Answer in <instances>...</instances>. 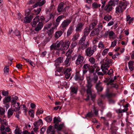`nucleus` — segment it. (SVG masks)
Segmentation results:
<instances>
[{"mask_svg":"<svg viewBox=\"0 0 134 134\" xmlns=\"http://www.w3.org/2000/svg\"><path fill=\"white\" fill-rule=\"evenodd\" d=\"M62 44L63 42L60 41L59 43H58L57 44H56V47L57 48L58 50H59L61 49L62 48H60V46H62Z\"/></svg>","mask_w":134,"mask_h":134,"instance_id":"e433bc0d","label":"nucleus"},{"mask_svg":"<svg viewBox=\"0 0 134 134\" xmlns=\"http://www.w3.org/2000/svg\"><path fill=\"white\" fill-rule=\"evenodd\" d=\"M100 4H97L96 2L93 3V7L94 8H97L98 7H100Z\"/></svg>","mask_w":134,"mask_h":134,"instance_id":"ea45409f","label":"nucleus"},{"mask_svg":"<svg viewBox=\"0 0 134 134\" xmlns=\"http://www.w3.org/2000/svg\"><path fill=\"white\" fill-rule=\"evenodd\" d=\"M87 81L88 84L87 85V92L88 95V96L85 100H88L90 97L91 98V99L92 100V89L91 87L92 85V80L90 78V77H88L87 78Z\"/></svg>","mask_w":134,"mask_h":134,"instance_id":"f257e3e1","label":"nucleus"},{"mask_svg":"<svg viewBox=\"0 0 134 134\" xmlns=\"http://www.w3.org/2000/svg\"><path fill=\"white\" fill-rule=\"evenodd\" d=\"M64 45L62 48V50H65L67 49L70 46V43L69 41H65L64 43Z\"/></svg>","mask_w":134,"mask_h":134,"instance_id":"aec40b11","label":"nucleus"},{"mask_svg":"<svg viewBox=\"0 0 134 134\" xmlns=\"http://www.w3.org/2000/svg\"><path fill=\"white\" fill-rule=\"evenodd\" d=\"M74 30V26H70L67 32V35L68 36L72 34Z\"/></svg>","mask_w":134,"mask_h":134,"instance_id":"c85d7f7f","label":"nucleus"},{"mask_svg":"<svg viewBox=\"0 0 134 134\" xmlns=\"http://www.w3.org/2000/svg\"><path fill=\"white\" fill-rule=\"evenodd\" d=\"M75 79L76 80H82L83 79V77L80 76L79 73L78 72H76V73Z\"/></svg>","mask_w":134,"mask_h":134,"instance_id":"412c9836","label":"nucleus"},{"mask_svg":"<svg viewBox=\"0 0 134 134\" xmlns=\"http://www.w3.org/2000/svg\"><path fill=\"white\" fill-rule=\"evenodd\" d=\"M63 33L62 31L60 30L56 31L54 35V36L56 38H58L62 35Z\"/></svg>","mask_w":134,"mask_h":134,"instance_id":"5701e85b","label":"nucleus"},{"mask_svg":"<svg viewBox=\"0 0 134 134\" xmlns=\"http://www.w3.org/2000/svg\"><path fill=\"white\" fill-rule=\"evenodd\" d=\"M64 3L63 2H61L60 3L57 7V11L59 13H61L62 12H63V10L65 9V8L64 9L63 8Z\"/></svg>","mask_w":134,"mask_h":134,"instance_id":"ddd939ff","label":"nucleus"},{"mask_svg":"<svg viewBox=\"0 0 134 134\" xmlns=\"http://www.w3.org/2000/svg\"><path fill=\"white\" fill-rule=\"evenodd\" d=\"M77 44V43L76 42L74 41V42H72L71 45V47H72V48L74 47H75L76 45Z\"/></svg>","mask_w":134,"mask_h":134,"instance_id":"774afa93","label":"nucleus"},{"mask_svg":"<svg viewBox=\"0 0 134 134\" xmlns=\"http://www.w3.org/2000/svg\"><path fill=\"white\" fill-rule=\"evenodd\" d=\"M43 124V123L42 120L41 119H40L38 121L35 122L33 124L34 126H37L38 127L39 126L41 125H42Z\"/></svg>","mask_w":134,"mask_h":134,"instance_id":"cd10ccee","label":"nucleus"},{"mask_svg":"<svg viewBox=\"0 0 134 134\" xmlns=\"http://www.w3.org/2000/svg\"><path fill=\"white\" fill-rule=\"evenodd\" d=\"M16 107H15V109L14 110L15 111H16L18 110H19L20 107L19 106L20 103H17Z\"/></svg>","mask_w":134,"mask_h":134,"instance_id":"3c124183","label":"nucleus"},{"mask_svg":"<svg viewBox=\"0 0 134 134\" xmlns=\"http://www.w3.org/2000/svg\"><path fill=\"white\" fill-rule=\"evenodd\" d=\"M15 111L12 108L9 109L7 112V117L8 118H10L13 115Z\"/></svg>","mask_w":134,"mask_h":134,"instance_id":"b1692460","label":"nucleus"},{"mask_svg":"<svg viewBox=\"0 0 134 134\" xmlns=\"http://www.w3.org/2000/svg\"><path fill=\"white\" fill-rule=\"evenodd\" d=\"M43 111L40 109H38L36 112V115H40L41 114L43 113Z\"/></svg>","mask_w":134,"mask_h":134,"instance_id":"69168bd1","label":"nucleus"},{"mask_svg":"<svg viewBox=\"0 0 134 134\" xmlns=\"http://www.w3.org/2000/svg\"><path fill=\"white\" fill-rule=\"evenodd\" d=\"M58 118H58L57 119L56 117H55L53 119L54 123H55V124L58 125L59 124V123H58Z\"/></svg>","mask_w":134,"mask_h":134,"instance_id":"4d7b16f0","label":"nucleus"},{"mask_svg":"<svg viewBox=\"0 0 134 134\" xmlns=\"http://www.w3.org/2000/svg\"><path fill=\"white\" fill-rule=\"evenodd\" d=\"M91 24L90 26L89 27H87L84 30V34L83 36L86 37L89 34L90 31L91 30Z\"/></svg>","mask_w":134,"mask_h":134,"instance_id":"9b49d317","label":"nucleus"},{"mask_svg":"<svg viewBox=\"0 0 134 134\" xmlns=\"http://www.w3.org/2000/svg\"><path fill=\"white\" fill-rule=\"evenodd\" d=\"M83 25L84 24L83 23H79L77 25L76 29V31L78 32L80 31L82 29Z\"/></svg>","mask_w":134,"mask_h":134,"instance_id":"f3484780","label":"nucleus"},{"mask_svg":"<svg viewBox=\"0 0 134 134\" xmlns=\"http://www.w3.org/2000/svg\"><path fill=\"white\" fill-rule=\"evenodd\" d=\"M25 15L26 16H28L29 14H30L31 12V10L30 9H26L25 11Z\"/></svg>","mask_w":134,"mask_h":134,"instance_id":"c03bdc74","label":"nucleus"},{"mask_svg":"<svg viewBox=\"0 0 134 134\" xmlns=\"http://www.w3.org/2000/svg\"><path fill=\"white\" fill-rule=\"evenodd\" d=\"M105 94L106 96L107 97L109 98L114 95V94L110 92L109 89L108 88H107L105 92Z\"/></svg>","mask_w":134,"mask_h":134,"instance_id":"2eb2a0df","label":"nucleus"},{"mask_svg":"<svg viewBox=\"0 0 134 134\" xmlns=\"http://www.w3.org/2000/svg\"><path fill=\"white\" fill-rule=\"evenodd\" d=\"M64 126V124H60L59 125L57 124H55L54 125V127L55 129H57V130H61Z\"/></svg>","mask_w":134,"mask_h":134,"instance_id":"393cba45","label":"nucleus"},{"mask_svg":"<svg viewBox=\"0 0 134 134\" xmlns=\"http://www.w3.org/2000/svg\"><path fill=\"white\" fill-rule=\"evenodd\" d=\"M64 17V15H62L59 16L56 20V23L54 25V27H57L59 25L60 21L62 20Z\"/></svg>","mask_w":134,"mask_h":134,"instance_id":"9d476101","label":"nucleus"},{"mask_svg":"<svg viewBox=\"0 0 134 134\" xmlns=\"http://www.w3.org/2000/svg\"><path fill=\"white\" fill-rule=\"evenodd\" d=\"M84 59L83 57L80 55H79L76 60V64L78 65L82 63Z\"/></svg>","mask_w":134,"mask_h":134,"instance_id":"0eeeda50","label":"nucleus"},{"mask_svg":"<svg viewBox=\"0 0 134 134\" xmlns=\"http://www.w3.org/2000/svg\"><path fill=\"white\" fill-rule=\"evenodd\" d=\"M54 29L53 27H52L51 29H48L47 31V33H48V36L51 37H52V34L54 32Z\"/></svg>","mask_w":134,"mask_h":134,"instance_id":"c756f323","label":"nucleus"},{"mask_svg":"<svg viewBox=\"0 0 134 134\" xmlns=\"http://www.w3.org/2000/svg\"><path fill=\"white\" fill-rule=\"evenodd\" d=\"M18 18L19 20H21V21H23V16L20 13H19L18 14Z\"/></svg>","mask_w":134,"mask_h":134,"instance_id":"bf43d9fd","label":"nucleus"},{"mask_svg":"<svg viewBox=\"0 0 134 134\" xmlns=\"http://www.w3.org/2000/svg\"><path fill=\"white\" fill-rule=\"evenodd\" d=\"M113 8L111 7V6L109 5L108 4L106 5L105 7L104 10L107 12H109L111 11L112 10Z\"/></svg>","mask_w":134,"mask_h":134,"instance_id":"7c9ffc66","label":"nucleus"},{"mask_svg":"<svg viewBox=\"0 0 134 134\" xmlns=\"http://www.w3.org/2000/svg\"><path fill=\"white\" fill-rule=\"evenodd\" d=\"M128 108H125V109H123L122 110L120 109L118 110H116L115 111L117 113H122V112H125L127 111L128 110Z\"/></svg>","mask_w":134,"mask_h":134,"instance_id":"473e14b6","label":"nucleus"},{"mask_svg":"<svg viewBox=\"0 0 134 134\" xmlns=\"http://www.w3.org/2000/svg\"><path fill=\"white\" fill-rule=\"evenodd\" d=\"M39 16H36L33 20V22L32 24V26L33 27L35 26L37 24L38 22L39 21Z\"/></svg>","mask_w":134,"mask_h":134,"instance_id":"4be33fe9","label":"nucleus"},{"mask_svg":"<svg viewBox=\"0 0 134 134\" xmlns=\"http://www.w3.org/2000/svg\"><path fill=\"white\" fill-rule=\"evenodd\" d=\"M53 130L52 129V126H50L48 127L47 130V132L48 133H50Z\"/></svg>","mask_w":134,"mask_h":134,"instance_id":"de8ad7c7","label":"nucleus"},{"mask_svg":"<svg viewBox=\"0 0 134 134\" xmlns=\"http://www.w3.org/2000/svg\"><path fill=\"white\" fill-rule=\"evenodd\" d=\"M71 58V56H68L66 59L64 64L66 66H68L70 65Z\"/></svg>","mask_w":134,"mask_h":134,"instance_id":"dca6fc26","label":"nucleus"},{"mask_svg":"<svg viewBox=\"0 0 134 134\" xmlns=\"http://www.w3.org/2000/svg\"><path fill=\"white\" fill-rule=\"evenodd\" d=\"M43 26L42 23L41 22H39L37 26L35 28V30L36 31H38L41 30Z\"/></svg>","mask_w":134,"mask_h":134,"instance_id":"bb28decb","label":"nucleus"},{"mask_svg":"<svg viewBox=\"0 0 134 134\" xmlns=\"http://www.w3.org/2000/svg\"><path fill=\"white\" fill-rule=\"evenodd\" d=\"M111 18L112 17L111 16L108 15L105 16L104 18V19L108 21H109Z\"/></svg>","mask_w":134,"mask_h":134,"instance_id":"79ce46f5","label":"nucleus"},{"mask_svg":"<svg viewBox=\"0 0 134 134\" xmlns=\"http://www.w3.org/2000/svg\"><path fill=\"white\" fill-rule=\"evenodd\" d=\"M41 8H39L37 10H34V11L36 13V15L38 14L41 12Z\"/></svg>","mask_w":134,"mask_h":134,"instance_id":"8fccbe9b","label":"nucleus"},{"mask_svg":"<svg viewBox=\"0 0 134 134\" xmlns=\"http://www.w3.org/2000/svg\"><path fill=\"white\" fill-rule=\"evenodd\" d=\"M71 70V69L70 68H68L66 69L65 70L64 73H70V72Z\"/></svg>","mask_w":134,"mask_h":134,"instance_id":"0e129e2a","label":"nucleus"},{"mask_svg":"<svg viewBox=\"0 0 134 134\" xmlns=\"http://www.w3.org/2000/svg\"><path fill=\"white\" fill-rule=\"evenodd\" d=\"M99 33V29H95L93 31V36L95 35H98Z\"/></svg>","mask_w":134,"mask_h":134,"instance_id":"c9c22d12","label":"nucleus"},{"mask_svg":"<svg viewBox=\"0 0 134 134\" xmlns=\"http://www.w3.org/2000/svg\"><path fill=\"white\" fill-rule=\"evenodd\" d=\"M79 36V34L78 33L74 35L72 40L74 41H75L78 39Z\"/></svg>","mask_w":134,"mask_h":134,"instance_id":"4c0bfd02","label":"nucleus"},{"mask_svg":"<svg viewBox=\"0 0 134 134\" xmlns=\"http://www.w3.org/2000/svg\"><path fill=\"white\" fill-rule=\"evenodd\" d=\"M125 10L123 9L120 6L118 5L115 8L116 13H122Z\"/></svg>","mask_w":134,"mask_h":134,"instance_id":"6ab92c4d","label":"nucleus"},{"mask_svg":"<svg viewBox=\"0 0 134 134\" xmlns=\"http://www.w3.org/2000/svg\"><path fill=\"white\" fill-rule=\"evenodd\" d=\"M18 98V97L17 96H15L14 97L12 98H11L10 100L11 102L12 103L13 105H14L16 104V100Z\"/></svg>","mask_w":134,"mask_h":134,"instance_id":"2f4dec72","label":"nucleus"},{"mask_svg":"<svg viewBox=\"0 0 134 134\" xmlns=\"http://www.w3.org/2000/svg\"><path fill=\"white\" fill-rule=\"evenodd\" d=\"M100 82H98L96 84L95 87L98 91L101 92L103 89V87L100 84Z\"/></svg>","mask_w":134,"mask_h":134,"instance_id":"a211bd4d","label":"nucleus"},{"mask_svg":"<svg viewBox=\"0 0 134 134\" xmlns=\"http://www.w3.org/2000/svg\"><path fill=\"white\" fill-rule=\"evenodd\" d=\"M2 94L4 96H8V91L3 90L2 91Z\"/></svg>","mask_w":134,"mask_h":134,"instance_id":"5fc2aeb1","label":"nucleus"},{"mask_svg":"<svg viewBox=\"0 0 134 134\" xmlns=\"http://www.w3.org/2000/svg\"><path fill=\"white\" fill-rule=\"evenodd\" d=\"M110 88H117L118 87V85L116 84V83H113L112 82L111 84H110Z\"/></svg>","mask_w":134,"mask_h":134,"instance_id":"58836bf2","label":"nucleus"},{"mask_svg":"<svg viewBox=\"0 0 134 134\" xmlns=\"http://www.w3.org/2000/svg\"><path fill=\"white\" fill-rule=\"evenodd\" d=\"M14 34L16 36L20 35V32L19 31L17 30H15L14 32Z\"/></svg>","mask_w":134,"mask_h":134,"instance_id":"052dcab7","label":"nucleus"},{"mask_svg":"<svg viewBox=\"0 0 134 134\" xmlns=\"http://www.w3.org/2000/svg\"><path fill=\"white\" fill-rule=\"evenodd\" d=\"M86 38V37L84 36H83L81 38L80 40L79 41V43L80 44L83 45V46L84 47V48H86L88 46L89 43H88V42H87L86 44H84L85 42Z\"/></svg>","mask_w":134,"mask_h":134,"instance_id":"423d86ee","label":"nucleus"},{"mask_svg":"<svg viewBox=\"0 0 134 134\" xmlns=\"http://www.w3.org/2000/svg\"><path fill=\"white\" fill-rule=\"evenodd\" d=\"M71 90L72 92L76 94L77 92V88L73 87L71 88Z\"/></svg>","mask_w":134,"mask_h":134,"instance_id":"49530a36","label":"nucleus"},{"mask_svg":"<svg viewBox=\"0 0 134 134\" xmlns=\"http://www.w3.org/2000/svg\"><path fill=\"white\" fill-rule=\"evenodd\" d=\"M72 20L70 19H66L64 20L61 24L60 27L64 30L66 29Z\"/></svg>","mask_w":134,"mask_h":134,"instance_id":"20e7f679","label":"nucleus"},{"mask_svg":"<svg viewBox=\"0 0 134 134\" xmlns=\"http://www.w3.org/2000/svg\"><path fill=\"white\" fill-rule=\"evenodd\" d=\"M128 4V3L126 1L123 2L122 1H120L119 5L123 9L125 10Z\"/></svg>","mask_w":134,"mask_h":134,"instance_id":"4468645a","label":"nucleus"},{"mask_svg":"<svg viewBox=\"0 0 134 134\" xmlns=\"http://www.w3.org/2000/svg\"><path fill=\"white\" fill-rule=\"evenodd\" d=\"M112 62V60L107 59L104 60L101 66V69L104 74L106 73V70H108V68L110 66V64H111Z\"/></svg>","mask_w":134,"mask_h":134,"instance_id":"f03ea898","label":"nucleus"},{"mask_svg":"<svg viewBox=\"0 0 134 134\" xmlns=\"http://www.w3.org/2000/svg\"><path fill=\"white\" fill-rule=\"evenodd\" d=\"M114 2H115L114 1V0H110L108 4L111 6H114L115 5Z\"/></svg>","mask_w":134,"mask_h":134,"instance_id":"603ef678","label":"nucleus"},{"mask_svg":"<svg viewBox=\"0 0 134 134\" xmlns=\"http://www.w3.org/2000/svg\"><path fill=\"white\" fill-rule=\"evenodd\" d=\"M38 2H37L35 3L34 5L32 6L33 8H35L38 6H41L43 5L45 3L46 1L45 0H42L41 2H40L41 0H37Z\"/></svg>","mask_w":134,"mask_h":134,"instance_id":"f8f14e48","label":"nucleus"},{"mask_svg":"<svg viewBox=\"0 0 134 134\" xmlns=\"http://www.w3.org/2000/svg\"><path fill=\"white\" fill-rule=\"evenodd\" d=\"M112 76L109 77L108 78H105L104 81V82L107 83V85H109L114 82L113 78L111 77Z\"/></svg>","mask_w":134,"mask_h":134,"instance_id":"6e6552de","label":"nucleus"},{"mask_svg":"<svg viewBox=\"0 0 134 134\" xmlns=\"http://www.w3.org/2000/svg\"><path fill=\"white\" fill-rule=\"evenodd\" d=\"M15 134H21V131L20 130L17 126L16 127V129L15 130Z\"/></svg>","mask_w":134,"mask_h":134,"instance_id":"37998d69","label":"nucleus"},{"mask_svg":"<svg viewBox=\"0 0 134 134\" xmlns=\"http://www.w3.org/2000/svg\"><path fill=\"white\" fill-rule=\"evenodd\" d=\"M52 25V24L51 23L47 24L44 27V28L46 29H49Z\"/></svg>","mask_w":134,"mask_h":134,"instance_id":"6e6d98bb","label":"nucleus"},{"mask_svg":"<svg viewBox=\"0 0 134 134\" xmlns=\"http://www.w3.org/2000/svg\"><path fill=\"white\" fill-rule=\"evenodd\" d=\"M99 70V68L97 66L96 64H95L93 66V82L94 83L96 82L98 79V77L97 75L95 74V72L96 73Z\"/></svg>","mask_w":134,"mask_h":134,"instance_id":"7ed1b4c3","label":"nucleus"},{"mask_svg":"<svg viewBox=\"0 0 134 134\" xmlns=\"http://www.w3.org/2000/svg\"><path fill=\"white\" fill-rule=\"evenodd\" d=\"M63 62V60L61 57H59L58 58L55 60V64L56 65H58V64L62 63Z\"/></svg>","mask_w":134,"mask_h":134,"instance_id":"72a5a7b5","label":"nucleus"},{"mask_svg":"<svg viewBox=\"0 0 134 134\" xmlns=\"http://www.w3.org/2000/svg\"><path fill=\"white\" fill-rule=\"evenodd\" d=\"M94 111V114L96 115H97L98 114V110L96 109L94 107L93 108Z\"/></svg>","mask_w":134,"mask_h":134,"instance_id":"338daca9","label":"nucleus"},{"mask_svg":"<svg viewBox=\"0 0 134 134\" xmlns=\"http://www.w3.org/2000/svg\"><path fill=\"white\" fill-rule=\"evenodd\" d=\"M109 50V49L108 48L105 49L103 51L102 53V54L103 55H106Z\"/></svg>","mask_w":134,"mask_h":134,"instance_id":"680f3d73","label":"nucleus"},{"mask_svg":"<svg viewBox=\"0 0 134 134\" xmlns=\"http://www.w3.org/2000/svg\"><path fill=\"white\" fill-rule=\"evenodd\" d=\"M50 49L51 50H52L53 49L58 50L56 47V44L53 43L52 45L50 46Z\"/></svg>","mask_w":134,"mask_h":134,"instance_id":"a19ab883","label":"nucleus"},{"mask_svg":"<svg viewBox=\"0 0 134 134\" xmlns=\"http://www.w3.org/2000/svg\"><path fill=\"white\" fill-rule=\"evenodd\" d=\"M113 73V69H111L110 70L108 71L105 74H108L109 75H110L112 74Z\"/></svg>","mask_w":134,"mask_h":134,"instance_id":"13d9d810","label":"nucleus"},{"mask_svg":"<svg viewBox=\"0 0 134 134\" xmlns=\"http://www.w3.org/2000/svg\"><path fill=\"white\" fill-rule=\"evenodd\" d=\"M33 14H31L29 16L25 17L24 19V22L25 23H29L30 22L33 18Z\"/></svg>","mask_w":134,"mask_h":134,"instance_id":"1a4fd4ad","label":"nucleus"},{"mask_svg":"<svg viewBox=\"0 0 134 134\" xmlns=\"http://www.w3.org/2000/svg\"><path fill=\"white\" fill-rule=\"evenodd\" d=\"M71 49H69L66 52V54L68 53V55L71 54L73 51V49L72 47H71Z\"/></svg>","mask_w":134,"mask_h":134,"instance_id":"e2e57ef3","label":"nucleus"},{"mask_svg":"<svg viewBox=\"0 0 134 134\" xmlns=\"http://www.w3.org/2000/svg\"><path fill=\"white\" fill-rule=\"evenodd\" d=\"M45 120L47 122H50L52 120V118L50 116H47L45 118Z\"/></svg>","mask_w":134,"mask_h":134,"instance_id":"09e8293b","label":"nucleus"},{"mask_svg":"<svg viewBox=\"0 0 134 134\" xmlns=\"http://www.w3.org/2000/svg\"><path fill=\"white\" fill-rule=\"evenodd\" d=\"M29 115L31 117H33L34 115V112L33 110H30L29 111Z\"/></svg>","mask_w":134,"mask_h":134,"instance_id":"a18cd8bd","label":"nucleus"},{"mask_svg":"<svg viewBox=\"0 0 134 134\" xmlns=\"http://www.w3.org/2000/svg\"><path fill=\"white\" fill-rule=\"evenodd\" d=\"M5 111V110L3 108H0V115H2L4 114Z\"/></svg>","mask_w":134,"mask_h":134,"instance_id":"864d4df0","label":"nucleus"},{"mask_svg":"<svg viewBox=\"0 0 134 134\" xmlns=\"http://www.w3.org/2000/svg\"><path fill=\"white\" fill-rule=\"evenodd\" d=\"M11 96H8L7 97H5L3 99V102L4 103H8L11 100Z\"/></svg>","mask_w":134,"mask_h":134,"instance_id":"f704fd0d","label":"nucleus"},{"mask_svg":"<svg viewBox=\"0 0 134 134\" xmlns=\"http://www.w3.org/2000/svg\"><path fill=\"white\" fill-rule=\"evenodd\" d=\"M83 68L84 69H87L88 68L89 71L90 73L89 74V76L87 77V78L90 77L91 79L92 80L91 77V74L92 73V66H90V65L88 64H85L83 66Z\"/></svg>","mask_w":134,"mask_h":134,"instance_id":"39448f33","label":"nucleus"},{"mask_svg":"<svg viewBox=\"0 0 134 134\" xmlns=\"http://www.w3.org/2000/svg\"><path fill=\"white\" fill-rule=\"evenodd\" d=\"M86 53L87 56L90 57L92 54V50L91 48H88L87 49Z\"/></svg>","mask_w":134,"mask_h":134,"instance_id":"a878e982","label":"nucleus"}]
</instances>
